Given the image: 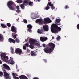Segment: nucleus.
Masks as SVG:
<instances>
[{"label": "nucleus", "mask_w": 79, "mask_h": 79, "mask_svg": "<svg viewBox=\"0 0 79 79\" xmlns=\"http://www.w3.org/2000/svg\"><path fill=\"white\" fill-rule=\"evenodd\" d=\"M3 68L2 69L4 73V76L5 79H11V77H10L9 74L6 72L5 71V69H6L7 70L9 71L10 69V68L5 64H3Z\"/></svg>", "instance_id": "f257e3e1"}, {"label": "nucleus", "mask_w": 79, "mask_h": 79, "mask_svg": "<svg viewBox=\"0 0 79 79\" xmlns=\"http://www.w3.org/2000/svg\"><path fill=\"white\" fill-rule=\"evenodd\" d=\"M61 29V28L56 24H53L51 25V31L53 33H58Z\"/></svg>", "instance_id": "f03ea898"}, {"label": "nucleus", "mask_w": 79, "mask_h": 79, "mask_svg": "<svg viewBox=\"0 0 79 79\" xmlns=\"http://www.w3.org/2000/svg\"><path fill=\"white\" fill-rule=\"evenodd\" d=\"M48 46L49 47L44 49L45 53H51L54 50V48L55 47L54 44L52 43H49Z\"/></svg>", "instance_id": "7ed1b4c3"}, {"label": "nucleus", "mask_w": 79, "mask_h": 79, "mask_svg": "<svg viewBox=\"0 0 79 79\" xmlns=\"http://www.w3.org/2000/svg\"><path fill=\"white\" fill-rule=\"evenodd\" d=\"M30 44H31L29 46L30 48L31 49L34 48V46L32 44L35 45V46H38L39 47H40V45L38 43V42L37 40H33L32 39L30 38L29 40Z\"/></svg>", "instance_id": "20e7f679"}, {"label": "nucleus", "mask_w": 79, "mask_h": 79, "mask_svg": "<svg viewBox=\"0 0 79 79\" xmlns=\"http://www.w3.org/2000/svg\"><path fill=\"white\" fill-rule=\"evenodd\" d=\"M1 57L2 60L5 62H7L8 60V57L6 56V54L5 53L1 52Z\"/></svg>", "instance_id": "39448f33"}, {"label": "nucleus", "mask_w": 79, "mask_h": 79, "mask_svg": "<svg viewBox=\"0 0 79 79\" xmlns=\"http://www.w3.org/2000/svg\"><path fill=\"white\" fill-rule=\"evenodd\" d=\"M13 3V2L11 1H8L7 5V6L8 7V8L10 10H12V11H13L15 10V9H14L11 6V5Z\"/></svg>", "instance_id": "423d86ee"}, {"label": "nucleus", "mask_w": 79, "mask_h": 79, "mask_svg": "<svg viewBox=\"0 0 79 79\" xmlns=\"http://www.w3.org/2000/svg\"><path fill=\"white\" fill-rule=\"evenodd\" d=\"M52 3L51 2H49L48 3L47 5V7L46 8V10H48V9H50V6H51V8L52 10H53V9H55V7H53V4H51Z\"/></svg>", "instance_id": "0eeeda50"}, {"label": "nucleus", "mask_w": 79, "mask_h": 79, "mask_svg": "<svg viewBox=\"0 0 79 79\" xmlns=\"http://www.w3.org/2000/svg\"><path fill=\"white\" fill-rule=\"evenodd\" d=\"M23 3L25 5H27V3H29V5L30 6H33V2L30 1L29 0H24Z\"/></svg>", "instance_id": "6e6552de"}, {"label": "nucleus", "mask_w": 79, "mask_h": 79, "mask_svg": "<svg viewBox=\"0 0 79 79\" xmlns=\"http://www.w3.org/2000/svg\"><path fill=\"white\" fill-rule=\"evenodd\" d=\"M9 41L10 42V43H11V42H12L14 44H15V42H17V43H19V42H20V41H19V40L18 38H16L15 39V41L13 39L11 38H9Z\"/></svg>", "instance_id": "1a4fd4ad"}, {"label": "nucleus", "mask_w": 79, "mask_h": 79, "mask_svg": "<svg viewBox=\"0 0 79 79\" xmlns=\"http://www.w3.org/2000/svg\"><path fill=\"white\" fill-rule=\"evenodd\" d=\"M44 21L47 23H50L52 22V21L49 18H46L44 19Z\"/></svg>", "instance_id": "9d476101"}, {"label": "nucleus", "mask_w": 79, "mask_h": 79, "mask_svg": "<svg viewBox=\"0 0 79 79\" xmlns=\"http://www.w3.org/2000/svg\"><path fill=\"white\" fill-rule=\"evenodd\" d=\"M16 53H18L19 55H21L22 53V50L20 49L17 48L15 50Z\"/></svg>", "instance_id": "9b49d317"}, {"label": "nucleus", "mask_w": 79, "mask_h": 79, "mask_svg": "<svg viewBox=\"0 0 79 79\" xmlns=\"http://www.w3.org/2000/svg\"><path fill=\"white\" fill-rule=\"evenodd\" d=\"M37 15L36 14H33L32 13L31 15V18H32L33 19H35L37 18H39V15H38V16H36Z\"/></svg>", "instance_id": "f8f14e48"}, {"label": "nucleus", "mask_w": 79, "mask_h": 79, "mask_svg": "<svg viewBox=\"0 0 79 79\" xmlns=\"http://www.w3.org/2000/svg\"><path fill=\"white\" fill-rule=\"evenodd\" d=\"M47 37H41L40 38V40L41 42H45L46 40H47Z\"/></svg>", "instance_id": "ddd939ff"}, {"label": "nucleus", "mask_w": 79, "mask_h": 79, "mask_svg": "<svg viewBox=\"0 0 79 79\" xmlns=\"http://www.w3.org/2000/svg\"><path fill=\"white\" fill-rule=\"evenodd\" d=\"M43 29L45 31H48V25L43 26Z\"/></svg>", "instance_id": "4468645a"}, {"label": "nucleus", "mask_w": 79, "mask_h": 79, "mask_svg": "<svg viewBox=\"0 0 79 79\" xmlns=\"http://www.w3.org/2000/svg\"><path fill=\"white\" fill-rule=\"evenodd\" d=\"M36 23H39V24H40L43 23V20L42 19H38L36 21Z\"/></svg>", "instance_id": "2eb2a0df"}, {"label": "nucleus", "mask_w": 79, "mask_h": 79, "mask_svg": "<svg viewBox=\"0 0 79 79\" xmlns=\"http://www.w3.org/2000/svg\"><path fill=\"white\" fill-rule=\"evenodd\" d=\"M16 28L14 26H12L11 27V31L12 32H14L15 33H16L17 31H16Z\"/></svg>", "instance_id": "dca6fc26"}, {"label": "nucleus", "mask_w": 79, "mask_h": 79, "mask_svg": "<svg viewBox=\"0 0 79 79\" xmlns=\"http://www.w3.org/2000/svg\"><path fill=\"white\" fill-rule=\"evenodd\" d=\"M9 63H10L11 64H15V62L13 61V59L11 57H10V58Z\"/></svg>", "instance_id": "f3484780"}, {"label": "nucleus", "mask_w": 79, "mask_h": 79, "mask_svg": "<svg viewBox=\"0 0 79 79\" xmlns=\"http://www.w3.org/2000/svg\"><path fill=\"white\" fill-rule=\"evenodd\" d=\"M12 75L13 76V77L14 79H19L18 77H16V74L15 73H12Z\"/></svg>", "instance_id": "a211bd4d"}, {"label": "nucleus", "mask_w": 79, "mask_h": 79, "mask_svg": "<svg viewBox=\"0 0 79 79\" xmlns=\"http://www.w3.org/2000/svg\"><path fill=\"white\" fill-rule=\"evenodd\" d=\"M17 35H18L17 34L15 35V33H12V37H13V38H14V39H16V36Z\"/></svg>", "instance_id": "6ab92c4d"}, {"label": "nucleus", "mask_w": 79, "mask_h": 79, "mask_svg": "<svg viewBox=\"0 0 79 79\" xmlns=\"http://www.w3.org/2000/svg\"><path fill=\"white\" fill-rule=\"evenodd\" d=\"M31 56H36L37 54L35 53V52L34 51H31Z\"/></svg>", "instance_id": "aec40b11"}, {"label": "nucleus", "mask_w": 79, "mask_h": 79, "mask_svg": "<svg viewBox=\"0 0 79 79\" xmlns=\"http://www.w3.org/2000/svg\"><path fill=\"white\" fill-rule=\"evenodd\" d=\"M61 21V19H56V22H55V23H60V21Z\"/></svg>", "instance_id": "412c9836"}, {"label": "nucleus", "mask_w": 79, "mask_h": 79, "mask_svg": "<svg viewBox=\"0 0 79 79\" xmlns=\"http://www.w3.org/2000/svg\"><path fill=\"white\" fill-rule=\"evenodd\" d=\"M16 2L18 3H21L23 2V1L22 0H17Z\"/></svg>", "instance_id": "4be33fe9"}, {"label": "nucleus", "mask_w": 79, "mask_h": 79, "mask_svg": "<svg viewBox=\"0 0 79 79\" xmlns=\"http://www.w3.org/2000/svg\"><path fill=\"white\" fill-rule=\"evenodd\" d=\"M38 33H39V34H42V30L40 29H38Z\"/></svg>", "instance_id": "5701e85b"}, {"label": "nucleus", "mask_w": 79, "mask_h": 79, "mask_svg": "<svg viewBox=\"0 0 79 79\" xmlns=\"http://www.w3.org/2000/svg\"><path fill=\"white\" fill-rule=\"evenodd\" d=\"M27 27H28V29H32V25L29 24L27 25Z\"/></svg>", "instance_id": "b1692460"}, {"label": "nucleus", "mask_w": 79, "mask_h": 79, "mask_svg": "<svg viewBox=\"0 0 79 79\" xmlns=\"http://www.w3.org/2000/svg\"><path fill=\"white\" fill-rule=\"evenodd\" d=\"M3 39V36L2 34H0V40Z\"/></svg>", "instance_id": "393cba45"}, {"label": "nucleus", "mask_w": 79, "mask_h": 79, "mask_svg": "<svg viewBox=\"0 0 79 79\" xmlns=\"http://www.w3.org/2000/svg\"><path fill=\"white\" fill-rule=\"evenodd\" d=\"M1 26L2 28H5L6 27V26L2 23L1 24Z\"/></svg>", "instance_id": "a878e982"}, {"label": "nucleus", "mask_w": 79, "mask_h": 79, "mask_svg": "<svg viewBox=\"0 0 79 79\" xmlns=\"http://www.w3.org/2000/svg\"><path fill=\"white\" fill-rule=\"evenodd\" d=\"M10 50L11 53L13 54V52H14V50L13 49V48L12 47H11L10 48Z\"/></svg>", "instance_id": "bb28decb"}, {"label": "nucleus", "mask_w": 79, "mask_h": 79, "mask_svg": "<svg viewBox=\"0 0 79 79\" xmlns=\"http://www.w3.org/2000/svg\"><path fill=\"white\" fill-rule=\"evenodd\" d=\"M20 6H21V8H22V9H23V10L24 9V5L21 4Z\"/></svg>", "instance_id": "cd10ccee"}, {"label": "nucleus", "mask_w": 79, "mask_h": 79, "mask_svg": "<svg viewBox=\"0 0 79 79\" xmlns=\"http://www.w3.org/2000/svg\"><path fill=\"white\" fill-rule=\"evenodd\" d=\"M3 75V72H0V76H1V77H2V76Z\"/></svg>", "instance_id": "c85d7f7f"}, {"label": "nucleus", "mask_w": 79, "mask_h": 79, "mask_svg": "<svg viewBox=\"0 0 79 79\" xmlns=\"http://www.w3.org/2000/svg\"><path fill=\"white\" fill-rule=\"evenodd\" d=\"M7 25L9 27H10L11 26V24L9 23H8L7 24Z\"/></svg>", "instance_id": "c756f323"}, {"label": "nucleus", "mask_w": 79, "mask_h": 79, "mask_svg": "<svg viewBox=\"0 0 79 79\" xmlns=\"http://www.w3.org/2000/svg\"><path fill=\"white\" fill-rule=\"evenodd\" d=\"M60 36H58L57 37V40H60Z\"/></svg>", "instance_id": "7c9ffc66"}, {"label": "nucleus", "mask_w": 79, "mask_h": 79, "mask_svg": "<svg viewBox=\"0 0 79 79\" xmlns=\"http://www.w3.org/2000/svg\"><path fill=\"white\" fill-rule=\"evenodd\" d=\"M23 49L26 50V47L25 46H23Z\"/></svg>", "instance_id": "2f4dec72"}, {"label": "nucleus", "mask_w": 79, "mask_h": 79, "mask_svg": "<svg viewBox=\"0 0 79 79\" xmlns=\"http://www.w3.org/2000/svg\"><path fill=\"white\" fill-rule=\"evenodd\" d=\"M23 21L24 23H27V20L26 19H24L23 20Z\"/></svg>", "instance_id": "473e14b6"}, {"label": "nucleus", "mask_w": 79, "mask_h": 79, "mask_svg": "<svg viewBox=\"0 0 79 79\" xmlns=\"http://www.w3.org/2000/svg\"><path fill=\"white\" fill-rule=\"evenodd\" d=\"M25 46L27 47H29V44L28 43H26L25 44Z\"/></svg>", "instance_id": "72a5a7b5"}, {"label": "nucleus", "mask_w": 79, "mask_h": 79, "mask_svg": "<svg viewBox=\"0 0 79 79\" xmlns=\"http://www.w3.org/2000/svg\"><path fill=\"white\" fill-rule=\"evenodd\" d=\"M16 9L17 10H19V7L18 6H16Z\"/></svg>", "instance_id": "f704fd0d"}, {"label": "nucleus", "mask_w": 79, "mask_h": 79, "mask_svg": "<svg viewBox=\"0 0 79 79\" xmlns=\"http://www.w3.org/2000/svg\"><path fill=\"white\" fill-rule=\"evenodd\" d=\"M56 23L57 25H61V23H60V22L58 23Z\"/></svg>", "instance_id": "c9c22d12"}, {"label": "nucleus", "mask_w": 79, "mask_h": 79, "mask_svg": "<svg viewBox=\"0 0 79 79\" xmlns=\"http://www.w3.org/2000/svg\"><path fill=\"white\" fill-rule=\"evenodd\" d=\"M77 27L78 29H79V24L77 25Z\"/></svg>", "instance_id": "e433bc0d"}, {"label": "nucleus", "mask_w": 79, "mask_h": 79, "mask_svg": "<svg viewBox=\"0 0 79 79\" xmlns=\"http://www.w3.org/2000/svg\"><path fill=\"white\" fill-rule=\"evenodd\" d=\"M65 9H67V8H69V7H68V6H66L65 7Z\"/></svg>", "instance_id": "4c0bfd02"}, {"label": "nucleus", "mask_w": 79, "mask_h": 79, "mask_svg": "<svg viewBox=\"0 0 79 79\" xmlns=\"http://www.w3.org/2000/svg\"><path fill=\"white\" fill-rule=\"evenodd\" d=\"M27 75L28 77H31V75L29 74H27Z\"/></svg>", "instance_id": "58836bf2"}, {"label": "nucleus", "mask_w": 79, "mask_h": 79, "mask_svg": "<svg viewBox=\"0 0 79 79\" xmlns=\"http://www.w3.org/2000/svg\"><path fill=\"white\" fill-rule=\"evenodd\" d=\"M16 12H17V13H18L19 12H21V10H17Z\"/></svg>", "instance_id": "ea45409f"}, {"label": "nucleus", "mask_w": 79, "mask_h": 79, "mask_svg": "<svg viewBox=\"0 0 79 79\" xmlns=\"http://www.w3.org/2000/svg\"><path fill=\"white\" fill-rule=\"evenodd\" d=\"M43 47H45V44H43Z\"/></svg>", "instance_id": "a19ab883"}, {"label": "nucleus", "mask_w": 79, "mask_h": 79, "mask_svg": "<svg viewBox=\"0 0 79 79\" xmlns=\"http://www.w3.org/2000/svg\"><path fill=\"white\" fill-rule=\"evenodd\" d=\"M28 31H29L30 32H32V30L31 29H28Z\"/></svg>", "instance_id": "79ce46f5"}, {"label": "nucleus", "mask_w": 79, "mask_h": 79, "mask_svg": "<svg viewBox=\"0 0 79 79\" xmlns=\"http://www.w3.org/2000/svg\"><path fill=\"white\" fill-rule=\"evenodd\" d=\"M44 61H45V62H47V60H45V59H43Z\"/></svg>", "instance_id": "37998d69"}, {"label": "nucleus", "mask_w": 79, "mask_h": 79, "mask_svg": "<svg viewBox=\"0 0 79 79\" xmlns=\"http://www.w3.org/2000/svg\"><path fill=\"white\" fill-rule=\"evenodd\" d=\"M2 61H1V60H0V64H2Z\"/></svg>", "instance_id": "c03bdc74"}, {"label": "nucleus", "mask_w": 79, "mask_h": 79, "mask_svg": "<svg viewBox=\"0 0 79 79\" xmlns=\"http://www.w3.org/2000/svg\"><path fill=\"white\" fill-rule=\"evenodd\" d=\"M52 39H54V37H52Z\"/></svg>", "instance_id": "a18cd8bd"}, {"label": "nucleus", "mask_w": 79, "mask_h": 79, "mask_svg": "<svg viewBox=\"0 0 79 79\" xmlns=\"http://www.w3.org/2000/svg\"><path fill=\"white\" fill-rule=\"evenodd\" d=\"M38 2H39L40 1V0H38Z\"/></svg>", "instance_id": "49530a36"}, {"label": "nucleus", "mask_w": 79, "mask_h": 79, "mask_svg": "<svg viewBox=\"0 0 79 79\" xmlns=\"http://www.w3.org/2000/svg\"><path fill=\"white\" fill-rule=\"evenodd\" d=\"M57 45H58V44H57Z\"/></svg>", "instance_id": "de8ad7c7"}, {"label": "nucleus", "mask_w": 79, "mask_h": 79, "mask_svg": "<svg viewBox=\"0 0 79 79\" xmlns=\"http://www.w3.org/2000/svg\"><path fill=\"white\" fill-rule=\"evenodd\" d=\"M15 15H16V14H15Z\"/></svg>", "instance_id": "09e8293b"}]
</instances>
